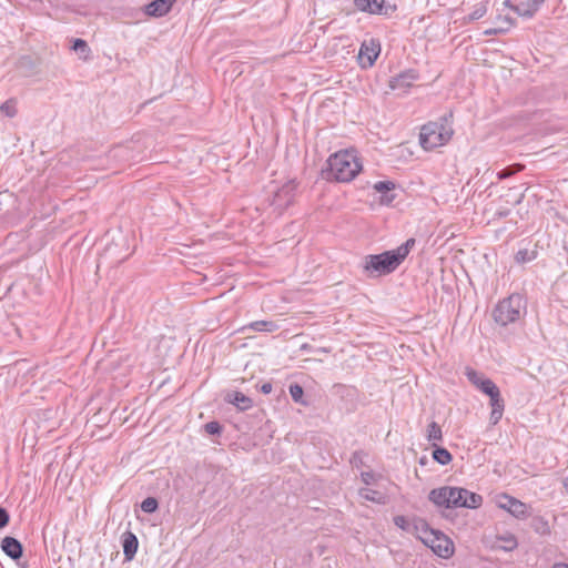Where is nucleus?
<instances>
[{"mask_svg": "<svg viewBox=\"0 0 568 568\" xmlns=\"http://www.w3.org/2000/svg\"><path fill=\"white\" fill-rule=\"evenodd\" d=\"M227 400L234 404L240 410H247L253 406V400L241 392L229 394Z\"/></svg>", "mask_w": 568, "mask_h": 568, "instance_id": "21", "label": "nucleus"}, {"mask_svg": "<svg viewBox=\"0 0 568 568\" xmlns=\"http://www.w3.org/2000/svg\"><path fill=\"white\" fill-rule=\"evenodd\" d=\"M10 520L9 513L3 508L0 507V529L6 527Z\"/></svg>", "mask_w": 568, "mask_h": 568, "instance_id": "38", "label": "nucleus"}, {"mask_svg": "<svg viewBox=\"0 0 568 568\" xmlns=\"http://www.w3.org/2000/svg\"><path fill=\"white\" fill-rule=\"evenodd\" d=\"M453 131L445 124L438 122H428L424 124L419 133V143L426 151L444 145L452 138Z\"/></svg>", "mask_w": 568, "mask_h": 568, "instance_id": "4", "label": "nucleus"}, {"mask_svg": "<svg viewBox=\"0 0 568 568\" xmlns=\"http://www.w3.org/2000/svg\"><path fill=\"white\" fill-rule=\"evenodd\" d=\"M504 503H500V507L508 510L514 517L523 519L528 516V507L525 503L510 497L504 496Z\"/></svg>", "mask_w": 568, "mask_h": 568, "instance_id": "13", "label": "nucleus"}, {"mask_svg": "<svg viewBox=\"0 0 568 568\" xmlns=\"http://www.w3.org/2000/svg\"><path fill=\"white\" fill-rule=\"evenodd\" d=\"M506 21L508 22L509 26H513L515 23V21L511 18H506Z\"/></svg>", "mask_w": 568, "mask_h": 568, "instance_id": "44", "label": "nucleus"}, {"mask_svg": "<svg viewBox=\"0 0 568 568\" xmlns=\"http://www.w3.org/2000/svg\"><path fill=\"white\" fill-rule=\"evenodd\" d=\"M449 498V508H478L483 503V497L465 488L447 486Z\"/></svg>", "mask_w": 568, "mask_h": 568, "instance_id": "5", "label": "nucleus"}, {"mask_svg": "<svg viewBox=\"0 0 568 568\" xmlns=\"http://www.w3.org/2000/svg\"><path fill=\"white\" fill-rule=\"evenodd\" d=\"M562 485L566 489V491L568 493V477H566L564 480H562Z\"/></svg>", "mask_w": 568, "mask_h": 568, "instance_id": "43", "label": "nucleus"}, {"mask_svg": "<svg viewBox=\"0 0 568 568\" xmlns=\"http://www.w3.org/2000/svg\"><path fill=\"white\" fill-rule=\"evenodd\" d=\"M278 328V325L273 321H255L247 325H244L240 331H253V332H265L272 333Z\"/></svg>", "mask_w": 568, "mask_h": 568, "instance_id": "20", "label": "nucleus"}, {"mask_svg": "<svg viewBox=\"0 0 568 568\" xmlns=\"http://www.w3.org/2000/svg\"><path fill=\"white\" fill-rule=\"evenodd\" d=\"M552 568H568V564L557 562V564L554 565Z\"/></svg>", "mask_w": 568, "mask_h": 568, "instance_id": "42", "label": "nucleus"}, {"mask_svg": "<svg viewBox=\"0 0 568 568\" xmlns=\"http://www.w3.org/2000/svg\"><path fill=\"white\" fill-rule=\"evenodd\" d=\"M428 499L438 508L449 509L447 486L432 489L428 494Z\"/></svg>", "mask_w": 568, "mask_h": 568, "instance_id": "19", "label": "nucleus"}, {"mask_svg": "<svg viewBox=\"0 0 568 568\" xmlns=\"http://www.w3.org/2000/svg\"><path fill=\"white\" fill-rule=\"evenodd\" d=\"M498 389V386L489 378L488 381L480 383V392L489 396L495 390Z\"/></svg>", "mask_w": 568, "mask_h": 568, "instance_id": "36", "label": "nucleus"}, {"mask_svg": "<svg viewBox=\"0 0 568 568\" xmlns=\"http://www.w3.org/2000/svg\"><path fill=\"white\" fill-rule=\"evenodd\" d=\"M524 169H525L524 164L515 163V164H511V165L503 169L501 171H499L497 173V178L499 180H504V179H507V178H510V176L515 175L518 172H521Z\"/></svg>", "mask_w": 568, "mask_h": 568, "instance_id": "29", "label": "nucleus"}, {"mask_svg": "<svg viewBox=\"0 0 568 568\" xmlns=\"http://www.w3.org/2000/svg\"><path fill=\"white\" fill-rule=\"evenodd\" d=\"M466 376L468 381L477 388L480 389V383L488 381L489 378L485 377L483 374L478 373L473 368L466 369Z\"/></svg>", "mask_w": 568, "mask_h": 568, "instance_id": "30", "label": "nucleus"}, {"mask_svg": "<svg viewBox=\"0 0 568 568\" xmlns=\"http://www.w3.org/2000/svg\"><path fill=\"white\" fill-rule=\"evenodd\" d=\"M424 545L442 558L447 559L454 555V542L439 530L434 529Z\"/></svg>", "mask_w": 568, "mask_h": 568, "instance_id": "7", "label": "nucleus"}, {"mask_svg": "<svg viewBox=\"0 0 568 568\" xmlns=\"http://www.w3.org/2000/svg\"><path fill=\"white\" fill-rule=\"evenodd\" d=\"M426 437L428 442L433 443V446H436V442L443 439L442 427L436 422H432L427 426Z\"/></svg>", "mask_w": 568, "mask_h": 568, "instance_id": "22", "label": "nucleus"}, {"mask_svg": "<svg viewBox=\"0 0 568 568\" xmlns=\"http://www.w3.org/2000/svg\"><path fill=\"white\" fill-rule=\"evenodd\" d=\"M433 458L440 465H448L452 462L453 456L446 448L435 446V449L433 450Z\"/></svg>", "mask_w": 568, "mask_h": 568, "instance_id": "25", "label": "nucleus"}, {"mask_svg": "<svg viewBox=\"0 0 568 568\" xmlns=\"http://www.w3.org/2000/svg\"><path fill=\"white\" fill-rule=\"evenodd\" d=\"M359 494L366 500L374 503H384V496L377 490L363 488L361 489Z\"/></svg>", "mask_w": 568, "mask_h": 568, "instance_id": "31", "label": "nucleus"}, {"mask_svg": "<svg viewBox=\"0 0 568 568\" xmlns=\"http://www.w3.org/2000/svg\"><path fill=\"white\" fill-rule=\"evenodd\" d=\"M357 10L372 14L389 16L397 9L395 0H354Z\"/></svg>", "mask_w": 568, "mask_h": 568, "instance_id": "6", "label": "nucleus"}, {"mask_svg": "<svg viewBox=\"0 0 568 568\" xmlns=\"http://www.w3.org/2000/svg\"><path fill=\"white\" fill-rule=\"evenodd\" d=\"M71 50L80 54V58H82L84 61L89 59V55L91 53V49L88 45L87 41L83 39H74Z\"/></svg>", "mask_w": 568, "mask_h": 568, "instance_id": "24", "label": "nucleus"}, {"mask_svg": "<svg viewBox=\"0 0 568 568\" xmlns=\"http://www.w3.org/2000/svg\"><path fill=\"white\" fill-rule=\"evenodd\" d=\"M499 541L501 544L498 547L506 551L515 549L518 545L516 537L511 534L499 537Z\"/></svg>", "mask_w": 568, "mask_h": 568, "instance_id": "32", "label": "nucleus"}, {"mask_svg": "<svg viewBox=\"0 0 568 568\" xmlns=\"http://www.w3.org/2000/svg\"><path fill=\"white\" fill-rule=\"evenodd\" d=\"M393 521L396 527H398L399 529H402L406 532H409L412 530V525H410L412 520L407 519L403 515L395 516Z\"/></svg>", "mask_w": 568, "mask_h": 568, "instance_id": "34", "label": "nucleus"}, {"mask_svg": "<svg viewBox=\"0 0 568 568\" xmlns=\"http://www.w3.org/2000/svg\"><path fill=\"white\" fill-rule=\"evenodd\" d=\"M489 405L491 407L489 422L495 426L501 419L505 410V400L501 397L499 388L489 395Z\"/></svg>", "mask_w": 568, "mask_h": 568, "instance_id": "12", "label": "nucleus"}, {"mask_svg": "<svg viewBox=\"0 0 568 568\" xmlns=\"http://www.w3.org/2000/svg\"><path fill=\"white\" fill-rule=\"evenodd\" d=\"M326 179L336 182H351L362 171V162L355 150H342L327 160Z\"/></svg>", "mask_w": 568, "mask_h": 568, "instance_id": "2", "label": "nucleus"}, {"mask_svg": "<svg viewBox=\"0 0 568 568\" xmlns=\"http://www.w3.org/2000/svg\"><path fill=\"white\" fill-rule=\"evenodd\" d=\"M542 3L544 0H515V3L511 0L504 1L505 7L510 8L518 16L527 19H531Z\"/></svg>", "mask_w": 568, "mask_h": 568, "instance_id": "11", "label": "nucleus"}, {"mask_svg": "<svg viewBox=\"0 0 568 568\" xmlns=\"http://www.w3.org/2000/svg\"><path fill=\"white\" fill-rule=\"evenodd\" d=\"M288 390H290V395H291L292 399L295 403L304 405V406L307 405V402L304 399V389L301 385L291 384L288 387Z\"/></svg>", "mask_w": 568, "mask_h": 568, "instance_id": "28", "label": "nucleus"}, {"mask_svg": "<svg viewBox=\"0 0 568 568\" xmlns=\"http://www.w3.org/2000/svg\"><path fill=\"white\" fill-rule=\"evenodd\" d=\"M361 477L366 485H371L375 481V475L372 471H363Z\"/></svg>", "mask_w": 568, "mask_h": 568, "instance_id": "39", "label": "nucleus"}, {"mask_svg": "<svg viewBox=\"0 0 568 568\" xmlns=\"http://www.w3.org/2000/svg\"><path fill=\"white\" fill-rule=\"evenodd\" d=\"M531 527L539 535H548L550 532V527H549L548 521L540 516L532 518Z\"/></svg>", "mask_w": 568, "mask_h": 568, "instance_id": "26", "label": "nucleus"}, {"mask_svg": "<svg viewBox=\"0 0 568 568\" xmlns=\"http://www.w3.org/2000/svg\"><path fill=\"white\" fill-rule=\"evenodd\" d=\"M486 13V7L485 6H477L468 16L469 21H475L484 17Z\"/></svg>", "mask_w": 568, "mask_h": 568, "instance_id": "37", "label": "nucleus"}, {"mask_svg": "<svg viewBox=\"0 0 568 568\" xmlns=\"http://www.w3.org/2000/svg\"><path fill=\"white\" fill-rule=\"evenodd\" d=\"M204 429L210 435H220L222 433V426L216 420L206 423Z\"/></svg>", "mask_w": 568, "mask_h": 568, "instance_id": "35", "label": "nucleus"}, {"mask_svg": "<svg viewBox=\"0 0 568 568\" xmlns=\"http://www.w3.org/2000/svg\"><path fill=\"white\" fill-rule=\"evenodd\" d=\"M175 1L176 0H153L145 6L144 12L150 17H163L171 10Z\"/></svg>", "mask_w": 568, "mask_h": 568, "instance_id": "14", "label": "nucleus"}, {"mask_svg": "<svg viewBox=\"0 0 568 568\" xmlns=\"http://www.w3.org/2000/svg\"><path fill=\"white\" fill-rule=\"evenodd\" d=\"M18 113L17 99L10 98L7 101L0 103V114L7 118H14Z\"/></svg>", "mask_w": 568, "mask_h": 568, "instance_id": "23", "label": "nucleus"}, {"mask_svg": "<svg viewBox=\"0 0 568 568\" xmlns=\"http://www.w3.org/2000/svg\"><path fill=\"white\" fill-rule=\"evenodd\" d=\"M273 389V386L271 383H264L261 385L260 390L263 394H270Z\"/></svg>", "mask_w": 568, "mask_h": 568, "instance_id": "41", "label": "nucleus"}, {"mask_svg": "<svg viewBox=\"0 0 568 568\" xmlns=\"http://www.w3.org/2000/svg\"><path fill=\"white\" fill-rule=\"evenodd\" d=\"M295 189L296 185L288 182L275 192L271 201L274 211L282 214L293 203Z\"/></svg>", "mask_w": 568, "mask_h": 568, "instance_id": "8", "label": "nucleus"}, {"mask_svg": "<svg viewBox=\"0 0 568 568\" xmlns=\"http://www.w3.org/2000/svg\"><path fill=\"white\" fill-rule=\"evenodd\" d=\"M507 30H508V28H493V29L486 30L484 33L487 36H496V34L505 33Z\"/></svg>", "mask_w": 568, "mask_h": 568, "instance_id": "40", "label": "nucleus"}, {"mask_svg": "<svg viewBox=\"0 0 568 568\" xmlns=\"http://www.w3.org/2000/svg\"><path fill=\"white\" fill-rule=\"evenodd\" d=\"M415 239L410 237L395 250L367 255L365 257L364 270L373 276L393 273L407 257L410 250L415 246Z\"/></svg>", "mask_w": 568, "mask_h": 568, "instance_id": "1", "label": "nucleus"}, {"mask_svg": "<svg viewBox=\"0 0 568 568\" xmlns=\"http://www.w3.org/2000/svg\"><path fill=\"white\" fill-rule=\"evenodd\" d=\"M396 187V184L393 181H378L374 184L373 189L382 194L381 203L382 204H390L394 199L395 194L392 193V191Z\"/></svg>", "mask_w": 568, "mask_h": 568, "instance_id": "17", "label": "nucleus"}, {"mask_svg": "<svg viewBox=\"0 0 568 568\" xmlns=\"http://www.w3.org/2000/svg\"><path fill=\"white\" fill-rule=\"evenodd\" d=\"M537 257V251L529 248H520L515 254V261L519 264L528 263Z\"/></svg>", "mask_w": 568, "mask_h": 568, "instance_id": "27", "label": "nucleus"}, {"mask_svg": "<svg viewBox=\"0 0 568 568\" xmlns=\"http://www.w3.org/2000/svg\"><path fill=\"white\" fill-rule=\"evenodd\" d=\"M159 507V503L156 500V498L154 497H146L142 503H141V509L142 511L146 513V514H152L154 513Z\"/></svg>", "mask_w": 568, "mask_h": 568, "instance_id": "33", "label": "nucleus"}, {"mask_svg": "<svg viewBox=\"0 0 568 568\" xmlns=\"http://www.w3.org/2000/svg\"><path fill=\"white\" fill-rule=\"evenodd\" d=\"M526 310V302L520 294H511L498 302L493 310V317L500 326H507L520 320Z\"/></svg>", "mask_w": 568, "mask_h": 568, "instance_id": "3", "label": "nucleus"}, {"mask_svg": "<svg viewBox=\"0 0 568 568\" xmlns=\"http://www.w3.org/2000/svg\"><path fill=\"white\" fill-rule=\"evenodd\" d=\"M1 548L3 552L13 560L22 557V544L14 537L7 536L1 540Z\"/></svg>", "mask_w": 568, "mask_h": 568, "instance_id": "15", "label": "nucleus"}, {"mask_svg": "<svg viewBox=\"0 0 568 568\" xmlns=\"http://www.w3.org/2000/svg\"><path fill=\"white\" fill-rule=\"evenodd\" d=\"M412 530L409 534L415 535L423 544L429 538L434 529L429 527L428 523L419 517L412 519Z\"/></svg>", "mask_w": 568, "mask_h": 568, "instance_id": "16", "label": "nucleus"}, {"mask_svg": "<svg viewBox=\"0 0 568 568\" xmlns=\"http://www.w3.org/2000/svg\"><path fill=\"white\" fill-rule=\"evenodd\" d=\"M122 538H123L122 547H123L124 557L126 560H132L138 551V546H139L138 538L131 531L124 532Z\"/></svg>", "mask_w": 568, "mask_h": 568, "instance_id": "18", "label": "nucleus"}, {"mask_svg": "<svg viewBox=\"0 0 568 568\" xmlns=\"http://www.w3.org/2000/svg\"><path fill=\"white\" fill-rule=\"evenodd\" d=\"M381 53V43L377 39L365 40L359 49L358 61L363 68H371Z\"/></svg>", "mask_w": 568, "mask_h": 568, "instance_id": "9", "label": "nucleus"}, {"mask_svg": "<svg viewBox=\"0 0 568 568\" xmlns=\"http://www.w3.org/2000/svg\"><path fill=\"white\" fill-rule=\"evenodd\" d=\"M419 79V73L414 69H407L389 80V88L405 94Z\"/></svg>", "mask_w": 568, "mask_h": 568, "instance_id": "10", "label": "nucleus"}]
</instances>
